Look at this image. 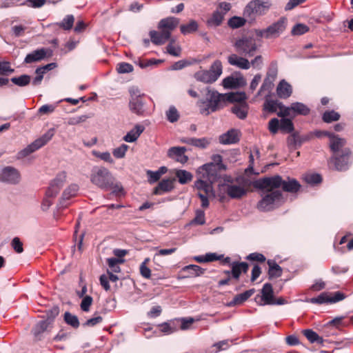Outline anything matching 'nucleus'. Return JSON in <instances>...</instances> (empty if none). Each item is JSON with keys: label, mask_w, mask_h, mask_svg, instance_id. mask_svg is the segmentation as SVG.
<instances>
[{"label": "nucleus", "mask_w": 353, "mask_h": 353, "mask_svg": "<svg viewBox=\"0 0 353 353\" xmlns=\"http://www.w3.org/2000/svg\"><path fill=\"white\" fill-rule=\"evenodd\" d=\"M201 114L208 115L223 108L225 105V94H221L214 89L206 88L205 99L198 102Z\"/></svg>", "instance_id": "nucleus-1"}, {"label": "nucleus", "mask_w": 353, "mask_h": 353, "mask_svg": "<svg viewBox=\"0 0 353 353\" xmlns=\"http://www.w3.org/2000/svg\"><path fill=\"white\" fill-rule=\"evenodd\" d=\"M261 199L257 203V209L261 212L272 211L284 203L283 194L279 190H262Z\"/></svg>", "instance_id": "nucleus-2"}, {"label": "nucleus", "mask_w": 353, "mask_h": 353, "mask_svg": "<svg viewBox=\"0 0 353 353\" xmlns=\"http://www.w3.org/2000/svg\"><path fill=\"white\" fill-rule=\"evenodd\" d=\"M114 179L110 172L104 167H94L91 170L90 181L104 190L111 189Z\"/></svg>", "instance_id": "nucleus-3"}, {"label": "nucleus", "mask_w": 353, "mask_h": 353, "mask_svg": "<svg viewBox=\"0 0 353 353\" xmlns=\"http://www.w3.org/2000/svg\"><path fill=\"white\" fill-rule=\"evenodd\" d=\"M54 134V129L50 128L46 133H44L41 137L38 138L30 145H28L26 148L21 150L17 153V159H23L34 151L39 150L44 145H46L51 139L53 137Z\"/></svg>", "instance_id": "nucleus-4"}, {"label": "nucleus", "mask_w": 353, "mask_h": 353, "mask_svg": "<svg viewBox=\"0 0 353 353\" xmlns=\"http://www.w3.org/2000/svg\"><path fill=\"white\" fill-rule=\"evenodd\" d=\"M352 154L350 148H345L341 153L334 154L330 158V163H333L338 171L347 170L352 163Z\"/></svg>", "instance_id": "nucleus-5"}, {"label": "nucleus", "mask_w": 353, "mask_h": 353, "mask_svg": "<svg viewBox=\"0 0 353 353\" xmlns=\"http://www.w3.org/2000/svg\"><path fill=\"white\" fill-rule=\"evenodd\" d=\"M234 46L236 52L248 57L254 56L257 50L256 40L252 37H243L236 40Z\"/></svg>", "instance_id": "nucleus-6"}, {"label": "nucleus", "mask_w": 353, "mask_h": 353, "mask_svg": "<svg viewBox=\"0 0 353 353\" xmlns=\"http://www.w3.org/2000/svg\"><path fill=\"white\" fill-rule=\"evenodd\" d=\"M283 179L280 175L270 177L260 178L254 182V187L256 189L265 191L280 188Z\"/></svg>", "instance_id": "nucleus-7"}, {"label": "nucleus", "mask_w": 353, "mask_h": 353, "mask_svg": "<svg viewBox=\"0 0 353 353\" xmlns=\"http://www.w3.org/2000/svg\"><path fill=\"white\" fill-rule=\"evenodd\" d=\"M345 298L346 295L340 291L334 292L332 294L322 292L316 297L310 298V303L315 304H333L341 301Z\"/></svg>", "instance_id": "nucleus-8"}, {"label": "nucleus", "mask_w": 353, "mask_h": 353, "mask_svg": "<svg viewBox=\"0 0 353 353\" xmlns=\"http://www.w3.org/2000/svg\"><path fill=\"white\" fill-rule=\"evenodd\" d=\"M21 174L19 171L12 166H6L0 171V182L17 185L20 182Z\"/></svg>", "instance_id": "nucleus-9"}, {"label": "nucleus", "mask_w": 353, "mask_h": 353, "mask_svg": "<svg viewBox=\"0 0 353 353\" xmlns=\"http://www.w3.org/2000/svg\"><path fill=\"white\" fill-rule=\"evenodd\" d=\"M270 7L268 1H263L261 0H254L250 1L244 10V15L252 17V15L263 14Z\"/></svg>", "instance_id": "nucleus-10"}, {"label": "nucleus", "mask_w": 353, "mask_h": 353, "mask_svg": "<svg viewBox=\"0 0 353 353\" xmlns=\"http://www.w3.org/2000/svg\"><path fill=\"white\" fill-rule=\"evenodd\" d=\"M219 169L214 165V163H205L196 170L199 177L206 179L209 182H214L218 177Z\"/></svg>", "instance_id": "nucleus-11"}, {"label": "nucleus", "mask_w": 353, "mask_h": 353, "mask_svg": "<svg viewBox=\"0 0 353 353\" xmlns=\"http://www.w3.org/2000/svg\"><path fill=\"white\" fill-rule=\"evenodd\" d=\"M66 177L67 174L64 171L57 174L56 177L50 183V186L46 191L48 197H55L58 194L65 182Z\"/></svg>", "instance_id": "nucleus-12"}, {"label": "nucleus", "mask_w": 353, "mask_h": 353, "mask_svg": "<svg viewBox=\"0 0 353 353\" xmlns=\"http://www.w3.org/2000/svg\"><path fill=\"white\" fill-rule=\"evenodd\" d=\"M52 50L49 48H41L28 54L24 59L25 63H32L43 60L46 57L52 55Z\"/></svg>", "instance_id": "nucleus-13"}, {"label": "nucleus", "mask_w": 353, "mask_h": 353, "mask_svg": "<svg viewBox=\"0 0 353 353\" xmlns=\"http://www.w3.org/2000/svg\"><path fill=\"white\" fill-rule=\"evenodd\" d=\"M325 134L329 138V145L333 155L341 153V150L345 148L346 139L332 132H325Z\"/></svg>", "instance_id": "nucleus-14"}, {"label": "nucleus", "mask_w": 353, "mask_h": 353, "mask_svg": "<svg viewBox=\"0 0 353 353\" xmlns=\"http://www.w3.org/2000/svg\"><path fill=\"white\" fill-rule=\"evenodd\" d=\"M286 22L287 19L285 17H281L266 28L267 39L278 37L285 30Z\"/></svg>", "instance_id": "nucleus-15"}, {"label": "nucleus", "mask_w": 353, "mask_h": 353, "mask_svg": "<svg viewBox=\"0 0 353 353\" xmlns=\"http://www.w3.org/2000/svg\"><path fill=\"white\" fill-rule=\"evenodd\" d=\"M225 192L230 198L233 199H241L247 194V190L243 185L233 183L225 185Z\"/></svg>", "instance_id": "nucleus-16"}, {"label": "nucleus", "mask_w": 353, "mask_h": 353, "mask_svg": "<svg viewBox=\"0 0 353 353\" xmlns=\"http://www.w3.org/2000/svg\"><path fill=\"white\" fill-rule=\"evenodd\" d=\"M187 148L185 147H172L168 150V157L182 164L188 162V157L185 155Z\"/></svg>", "instance_id": "nucleus-17"}, {"label": "nucleus", "mask_w": 353, "mask_h": 353, "mask_svg": "<svg viewBox=\"0 0 353 353\" xmlns=\"http://www.w3.org/2000/svg\"><path fill=\"white\" fill-rule=\"evenodd\" d=\"M247 82L243 75L239 74L238 77L229 76L223 80V85L225 88L236 89L243 87Z\"/></svg>", "instance_id": "nucleus-18"}, {"label": "nucleus", "mask_w": 353, "mask_h": 353, "mask_svg": "<svg viewBox=\"0 0 353 353\" xmlns=\"http://www.w3.org/2000/svg\"><path fill=\"white\" fill-rule=\"evenodd\" d=\"M240 132L234 128L229 130L225 133L219 136V141L221 144L230 145L239 141Z\"/></svg>", "instance_id": "nucleus-19"}, {"label": "nucleus", "mask_w": 353, "mask_h": 353, "mask_svg": "<svg viewBox=\"0 0 353 353\" xmlns=\"http://www.w3.org/2000/svg\"><path fill=\"white\" fill-rule=\"evenodd\" d=\"M129 108L131 112L139 116L145 115V103L140 95L132 96L129 102Z\"/></svg>", "instance_id": "nucleus-20"}, {"label": "nucleus", "mask_w": 353, "mask_h": 353, "mask_svg": "<svg viewBox=\"0 0 353 353\" xmlns=\"http://www.w3.org/2000/svg\"><path fill=\"white\" fill-rule=\"evenodd\" d=\"M181 142L183 143H186L188 145H190L198 148L199 149H205L207 148L211 143L210 139L207 137L203 138H182L181 139Z\"/></svg>", "instance_id": "nucleus-21"}, {"label": "nucleus", "mask_w": 353, "mask_h": 353, "mask_svg": "<svg viewBox=\"0 0 353 353\" xmlns=\"http://www.w3.org/2000/svg\"><path fill=\"white\" fill-rule=\"evenodd\" d=\"M228 62L230 65L242 70H248L250 68V63L247 59L239 57L236 54L228 56Z\"/></svg>", "instance_id": "nucleus-22"}, {"label": "nucleus", "mask_w": 353, "mask_h": 353, "mask_svg": "<svg viewBox=\"0 0 353 353\" xmlns=\"http://www.w3.org/2000/svg\"><path fill=\"white\" fill-rule=\"evenodd\" d=\"M151 41L155 45H162L165 43L170 38V32L169 30H161L158 32L156 30H151L149 32Z\"/></svg>", "instance_id": "nucleus-23"}, {"label": "nucleus", "mask_w": 353, "mask_h": 353, "mask_svg": "<svg viewBox=\"0 0 353 353\" xmlns=\"http://www.w3.org/2000/svg\"><path fill=\"white\" fill-rule=\"evenodd\" d=\"M174 179H163L154 189L153 193L156 195H161L163 193L169 192L174 189Z\"/></svg>", "instance_id": "nucleus-24"}, {"label": "nucleus", "mask_w": 353, "mask_h": 353, "mask_svg": "<svg viewBox=\"0 0 353 353\" xmlns=\"http://www.w3.org/2000/svg\"><path fill=\"white\" fill-rule=\"evenodd\" d=\"M79 185L77 184H71L63 192L61 199L59 201V206L61 208H65L68 205L66 201L70 198L74 196L79 191Z\"/></svg>", "instance_id": "nucleus-25"}, {"label": "nucleus", "mask_w": 353, "mask_h": 353, "mask_svg": "<svg viewBox=\"0 0 353 353\" xmlns=\"http://www.w3.org/2000/svg\"><path fill=\"white\" fill-rule=\"evenodd\" d=\"M292 93V88L291 85L285 79H282L278 84L276 88V94L281 99H288Z\"/></svg>", "instance_id": "nucleus-26"}, {"label": "nucleus", "mask_w": 353, "mask_h": 353, "mask_svg": "<svg viewBox=\"0 0 353 353\" xmlns=\"http://www.w3.org/2000/svg\"><path fill=\"white\" fill-rule=\"evenodd\" d=\"M281 187L285 192L296 193L301 188V184L297 180L287 177L286 179H283Z\"/></svg>", "instance_id": "nucleus-27"}, {"label": "nucleus", "mask_w": 353, "mask_h": 353, "mask_svg": "<svg viewBox=\"0 0 353 353\" xmlns=\"http://www.w3.org/2000/svg\"><path fill=\"white\" fill-rule=\"evenodd\" d=\"M144 130L145 127L143 125L137 124L123 137V140L128 143H133L137 140Z\"/></svg>", "instance_id": "nucleus-28"}, {"label": "nucleus", "mask_w": 353, "mask_h": 353, "mask_svg": "<svg viewBox=\"0 0 353 353\" xmlns=\"http://www.w3.org/2000/svg\"><path fill=\"white\" fill-rule=\"evenodd\" d=\"M49 322L48 321H39L32 328V333L34 336V341H41L43 338V332L47 330Z\"/></svg>", "instance_id": "nucleus-29"}, {"label": "nucleus", "mask_w": 353, "mask_h": 353, "mask_svg": "<svg viewBox=\"0 0 353 353\" xmlns=\"http://www.w3.org/2000/svg\"><path fill=\"white\" fill-rule=\"evenodd\" d=\"M273 289L270 283H266L261 290V299L265 305H273L274 301Z\"/></svg>", "instance_id": "nucleus-30"}, {"label": "nucleus", "mask_w": 353, "mask_h": 353, "mask_svg": "<svg viewBox=\"0 0 353 353\" xmlns=\"http://www.w3.org/2000/svg\"><path fill=\"white\" fill-rule=\"evenodd\" d=\"M249 106L246 102L234 105L231 108V112L234 114L239 119H245L248 113Z\"/></svg>", "instance_id": "nucleus-31"}, {"label": "nucleus", "mask_w": 353, "mask_h": 353, "mask_svg": "<svg viewBox=\"0 0 353 353\" xmlns=\"http://www.w3.org/2000/svg\"><path fill=\"white\" fill-rule=\"evenodd\" d=\"M179 20L174 17H168L161 19L158 25V28L162 30H169L171 32L177 26Z\"/></svg>", "instance_id": "nucleus-32"}, {"label": "nucleus", "mask_w": 353, "mask_h": 353, "mask_svg": "<svg viewBox=\"0 0 353 353\" xmlns=\"http://www.w3.org/2000/svg\"><path fill=\"white\" fill-rule=\"evenodd\" d=\"M254 292V289H250L245 291L243 293L237 294L234 299L228 303L230 307L234 306L236 305H240L244 301H247Z\"/></svg>", "instance_id": "nucleus-33"}, {"label": "nucleus", "mask_w": 353, "mask_h": 353, "mask_svg": "<svg viewBox=\"0 0 353 353\" xmlns=\"http://www.w3.org/2000/svg\"><path fill=\"white\" fill-rule=\"evenodd\" d=\"M214 80L216 81L223 72V66L220 60L214 61L209 70H207Z\"/></svg>", "instance_id": "nucleus-34"}, {"label": "nucleus", "mask_w": 353, "mask_h": 353, "mask_svg": "<svg viewBox=\"0 0 353 353\" xmlns=\"http://www.w3.org/2000/svg\"><path fill=\"white\" fill-rule=\"evenodd\" d=\"M223 18L224 13L217 10L214 11L212 17L208 19L207 24L209 27H217L221 24Z\"/></svg>", "instance_id": "nucleus-35"}, {"label": "nucleus", "mask_w": 353, "mask_h": 353, "mask_svg": "<svg viewBox=\"0 0 353 353\" xmlns=\"http://www.w3.org/2000/svg\"><path fill=\"white\" fill-rule=\"evenodd\" d=\"M269 265L268 275L270 278H278L282 275V268L274 261L268 260Z\"/></svg>", "instance_id": "nucleus-36"}, {"label": "nucleus", "mask_w": 353, "mask_h": 353, "mask_svg": "<svg viewBox=\"0 0 353 353\" xmlns=\"http://www.w3.org/2000/svg\"><path fill=\"white\" fill-rule=\"evenodd\" d=\"M247 96L245 92H236L225 94V105L228 102H239V103L245 102Z\"/></svg>", "instance_id": "nucleus-37"}, {"label": "nucleus", "mask_w": 353, "mask_h": 353, "mask_svg": "<svg viewBox=\"0 0 353 353\" xmlns=\"http://www.w3.org/2000/svg\"><path fill=\"white\" fill-rule=\"evenodd\" d=\"M291 109L292 110L293 117L296 115H307L309 113V108L307 106L300 102H295L291 104Z\"/></svg>", "instance_id": "nucleus-38"}, {"label": "nucleus", "mask_w": 353, "mask_h": 353, "mask_svg": "<svg viewBox=\"0 0 353 353\" xmlns=\"http://www.w3.org/2000/svg\"><path fill=\"white\" fill-rule=\"evenodd\" d=\"M212 183L209 182L206 179L199 177L195 181L194 185L198 190H203L205 193L208 194L212 190Z\"/></svg>", "instance_id": "nucleus-39"}, {"label": "nucleus", "mask_w": 353, "mask_h": 353, "mask_svg": "<svg viewBox=\"0 0 353 353\" xmlns=\"http://www.w3.org/2000/svg\"><path fill=\"white\" fill-rule=\"evenodd\" d=\"M194 78L200 82L212 83L216 81L210 74L207 70H199L194 74Z\"/></svg>", "instance_id": "nucleus-40"}, {"label": "nucleus", "mask_w": 353, "mask_h": 353, "mask_svg": "<svg viewBox=\"0 0 353 353\" xmlns=\"http://www.w3.org/2000/svg\"><path fill=\"white\" fill-rule=\"evenodd\" d=\"M175 175L181 184H186L191 181L193 178L192 173L185 170H177Z\"/></svg>", "instance_id": "nucleus-41"}, {"label": "nucleus", "mask_w": 353, "mask_h": 353, "mask_svg": "<svg viewBox=\"0 0 353 353\" xmlns=\"http://www.w3.org/2000/svg\"><path fill=\"white\" fill-rule=\"evenodd\" d=\"M182 270L184 272H189L191 276H199L203 274L205 271V269L194 264L185 265V267L183 268Z\"/></svg>", "instance_id": "nucleus-42"}, {"label": "nucleus", "mask_w": 353, "mask_h": 353, "mask_svg": "<svg viewBox=\"0 0 353 353\" xmlns=\"http://www.w3.org/2000/svg\"><path fill=\"white\" fill-rule=\"evenodd\" d=\"M165 114L167 120L172 123L176 122L180 117L179 111L174 105H170Z\"/></svg>", "instance_id": "nucleus-43"}, {"label": "nucleus", "mask_w": 353, "mask_h": 353, "mask_svg": "<svg viewBox=\"0 0 353 353\" xmlns=\"http://www.w3.org/2000/svg\"><path fill=\"white\" fill-rule=\"evenodd\" d=\"M294 124L291 119L281 118L280 120V130L284 133H290L294 131Z\"/></svg>", "instance_id": "nucleus-44"}, {"label": "nucleus", "mask_w": 353, "mask_h": 353, "mask_svg": "<svg viewBox=\"0 0 353 353\" xmlns=\"http://www.w3.org/2000/svg\"><path fill=\"white\" fill-rule=\"evenodd\" d=\"M10 81L12 83L19 87H24L30 83L31 77L28 74H22L19 77H14L11 78Z\"/></svg>", "instance_id": "nucleus-45"}, {"label": "nucleus", "mask_w": 353, "mask_h": 353, "mask_svg": "<svg viewBox=\"0 0 353 353\" xmlns=\"http://www.w3.org/2000/svg\"><path fill=\"white\" fill-rule=\"evenodd\" d=\"M340 117L339 112L332 110L325 111L322 115V119L325 123H330L339 120Z\"/></svg>", "instance_id": "nucleus-46"}, {"label": "nucleus", "mask_w": 353, "mask_h": 353, "mask_svg": "<svg viewBox=\"0 0 353 353\" xmlns=\"http://www.w3.org/2000/svg\"><path fill=\"white\" fill-rule=\"evenodd\" d=\"M63 319H64L65 322L68 325L72 326L73 328L76 329L79 327V325H80L78 317L76 315L72 314L69 312H65L64 313Z\"/></svg>", "instance_id": "nucleus-47"}, {"label": "nucleus", "mask_w": 353, "mask_h": 353, "mask_svg": "<svg viewBox=\"0 0 353 353\" xmlns=\"http://www.w3.org/2000/svg\"><path fill=\"white\" fill-rule=\"evenodd\" d=\"M280 103L277 100L266 99L263 105V109L269 112H276Z\"/></svg>", "instance_id": "nucleus-48"}, {"label": "nucleus", "mask_w": 353, "mask_h": 353, "mask_svg": "<svg viewBox=\"0 0 353 353\" xmlns=\"http://www.w3.org/2000/svg\"><path fill=\"white\" fill-rule=\"evenodd\" d=\"M108 265L111 269L112 272L118 273L121 271L119 263H123L124 260L118 258H109L107 259Z\"/></svg>", "instance_id": "nucleus-49"}, {"label": "nucleus", "mask_w": 353, "mask_h": 353, "mask_svg": "<svg viewBox=\"0 0 353 353\" xmlns=\"http://www.w3.org/2000/svg\"><path fill=\"white\" fill-rule=\"evenodd\" d=\"M74 17L72 14H68L63 18L62 21L59 23V26L65 30H70L74 24Z\"/></svg>", "instance_id": "nucleus-50"}, {"label": "nucleus", "mask_w": 353, "mask_h": 353, "mask_svg": "<svg viewBox=\"0 0 353 353\" xmlns=\"http://www.w3.org/2000/svg\"><path fill=\"white\" fill-rule=\"evenodd\" d=\"M198 29V24L195 21H191L186 25H181L180 30L182 34H187L195 32Z\"/></svg>", "instance_id": "nucleus-51"}, {"label": "nucleus", "mask_w": 353, "mask_h": 353, "mask_svg": "<svg viewBox=\"0 0 353 353\" xmlns=\"http://www.w3.org/2000/svg\"><path fill=\"white\" fill-rule=\"evenodd\" d=\"M279 111L277 112V115L281 118H285L286 117H290L293 118L292 110L290 106H285L282 103L279 104Z\"/></svg>", "instance_id": "nucleus-52"}, {"label": "nucleus", "mask_w": 353, "mask_h": 353, "mask_svg": "<svg viewBox=\"0 0 353 353\" xmlns=\"http://www.w3.org/2000/svg\"><path fill=\"white\" fill-rule=\"evenodd\" d=\"M59 314V307L57 305L53 306L52 308L46 311V319L49 324L52 323L57 316Z\"/></svg>", "instance_id": "nucleus-53"}, {"label": "nucleus", "mask_w": 353, "mask_h": 353, "mask_svg": "<svg viewBox=\"0 0 353 353\" xmlns=\"http://www.w3.org/2000/svg\"><path fill=\"white\" fill-rule=\"evenodd\" d=\"M245 23V20L243 17H232L228 21V26L232 28H238L243 26Z\"/></svg>", "instance_id": "nucleus-54"}, {"label": "nucleus", "mask_w": 353, "mask_h": 353, "mask_svg": "<svg viewBox=\"0 0 353 353\" xmlns=\"http://www.w3.org/2000/svg\"><path fill=\"white\" fill-rule=\"evenodd\" d=\"M309 30V28L303 23H296L292 29V35H302Z\"/></svg>", "instance_id": "nucleus-55"}, {"label": "nucleus", "mask_w": 353, "mask_h": 353, "mask_svg": "<svg viewBox=\"0 0 353 353\" xmlns=\"http://www.w3.org/2000/svg\"><path fill=\"white\" fill-rule=\"evenodd\" d=\"M90 117V116H88L87 114L72 117L68 118L67 123L70 125H75L85 122Z\"/></svg>", "instance_id": "nucleus-56"}, {"label": "nucleus", "mask_w": 353, "mask_h": 353, "mask_svg": "<svg viewBox=\"0 0 353 353\" xmlns=\"http://www.w3.org/2000/svg\"><path fill=\"white\" fill-rule=\"evenodd\" d=\"M205 223V213L201 210L196 211L195 217L191 221L190 224L204 225Z\"/></svg>", "instance_id": "nucleus-57"}, {"label": "nucleus", "mask_w": 353, "mask_h": 353, "mask_svg": "<svg viewBox=\"0 0 353 353\" xmlns=\"http://www.w3.org/2000/svg\"><path fill=\"white\" fill-rule=\"evenodd\" d=\"M128 149V145L126 144H121L119 147L113 150L112 154L117 159H122L125 157V153Z\"/></svg>", "instance_id": "nucleus-58"}, {"label": "nucleus", "mask_w": 353, "mask_h": 353, "mask_svg": "<svg viewBox=\"0 0 353 353\" xmlns=\"http://www.w3.org/2000/svg\"><path fill=\"white\" fill-rule=\"evenodd\" d=\"M174 40L171 39L170 43L167 46V52L174 57H180L181 48L179 46L173 45Z\"/></svg>", "instance_id": "nucleus-59"}, {"label": "nucleus", "mask_w": 353, "mask_h": 353, "mask_svg": "<svg viewBox=\"0 0 353 353\" xmlns=\"http://www.w3.org/2000/svg\"><path fill=\"white\" fill-rule=\"evenodd\" d=\"M273 81L274 80L265 77L260 89L257 92L256 96L261 95L265 91H270L272 89Z\"/></svg>", "instance_id": "nucleus-60"}, {"label": "nucleus", "mask_w": 353, "mask_h": 353, "mask_svg": "<svg viewBox=\"0 0 353 353\" xmlns=\"http://www.w3.org/2000/svg\"><path fill=\"white\" fill-rule=\"evenodd\" d=\"M92 154L94 157H98L105 162H108L110 163H114V159L111 157V154L109 152H100L93 151Z\"/></svg>", "instance_id": "nucleus-61"}, {"label": "nucleus", "mask_w": 353, "mask_h": 353, "mask_svg": "<svg viewBox=\"0 0 353 353\" xmlns=\"http://www.w3.org/2000/svg\"><path fill=\"white\" fill-rule=\"evenodd\" d=\"M212 162L210 163H214V165L218 168L219 170H225L227 167L224 165L223 161V158L220 154H214L212 157Z\"/></svg>", "instance_id": "nucleus-62"}, {"label": "nucleus", "mask_w": 353, "mask_h": 353, "mask_svg": "<svg viewBox=\"0 0 353 353\" xmlns=\"http://www.w3.org/2000/svg\"><path fill=\"white\" fill-rule=\"evenodd\" d=\"M117 70L120 74L129 73L133 70V66L130 63L122 62L117 65Z\"/></svg>", "instance_id": "nucleus-63"}, {"label": "nucleus", "mask_w": 353, "mask_h": 353, "mask_svg": "<svg viewBox=\"0 0 353 353\" xmlns=\"http://www.w3.org/2000/svg\"><path fill=\"white\" fill-rule=\"evenodd\" d=\"M268 129L272 134H276L280 130V121L276 118L272 119L268 123Z\"/></svg>", "instance_id": "nucleus-64"}]
</instances>
